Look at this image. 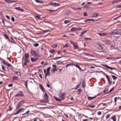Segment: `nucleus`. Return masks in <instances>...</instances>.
Here are the masks:
<instances>
[{"label": "nucleus", "mask_w": 121, "mask_h": 121, "mask_svg": "<svg viewBox=\"0 0 121 121\" xmlns=\"http://www.w3.org/2000/svg\"><path fill=\"white\" fill-rule=\"evenodd\" d=\"M25 103V101L23 100L20 101L18 104L16 108V109H19L23 104Z\"/></svg>", "instance_id": "f257e3e1"}, {"label": "nucleus", "mask_w": 121, "mask_h": 121, "mask_svg": "<svg viewBox=\"0 0 121 121\" xmlns=\"http://www.w3.org/2000/svg\"><path fill=\"white\" fill-rule=\"evenodd\" d=\"M8 67H10L11 68H12V65H11L10 64H9L8 63Z\"/></svg>", "instance_id": "69168bd1"}, {"label": "nucleus", "mask_w": 121, "mask_h": 121, "mask_svg": "<svg viewBox=\"0 0 121 121\" xmlns=\"http://www.w3.org/2000/svg\"><path fill=\"white\" fill-rule=\"evenodd\" d=\"M14 8L17 10H18L22 12H23L24 11V10L23 9L19 7H15Z\"/></svg>", "instance_id": "0eeeda50"}, {"label": "nucleus", "mask_w": 121, "mask_h": 121, "mask_svg": "<svg viewBox=\"0 0 121 121\" xmlns=\"http://www.w3.org/2000/svg\"><path fill=\"white\" fill-rule=\"evenodd\" d=\"M47 101V100L46 99H45V100H42L41 101V102H42L43 103H46L47 101Z\"/></svg>", "instance_id": "f704fd0d"}, {"label": "nucleus", "mask_w": 121, "mask_h": 121, "mask_svg": "<svg viewBox=\"0 0 121 121\" xmlns=\"http://www.w3.org/2000/svg\"><path fill=\"white\" fill-rule=\"evenodd\" d=\"M82 29V28L80 27H73L71 28L70 30L72 32H74Z\"/></svg>", "instance_id": "f03ea898"}, {"label": "nucleus", "mask_w": 121, "mask_h": 121, "mask_svg": "<svg viewBox=\"0 0 121 121\" xmlns=\"http://www.w3.org/2000/svg\"><path fill=\"white\" fill-rule=\"evenodd\" d=\"M70 21H68L67 20H65L64 22V23L65 24H67L69 22H70Z\"/></svg>", "instance_id": "de8ad7c7"}, {"label": "nucleus", "mask_w": 121, "mask_h": 121, "mask_svg": "<svg viewBox=\"0 0 121 121\" xmlns=\"http://www.w3.org/2000/svg\"><path fill=\"white\" fill-rule=\"evenodd\" d=\"M50 4L51 6L54 7L58 6L60 5V4L56 3H51Z\"/></svg>", "instance_id": "20e7f679"}, {"label": "nucleus", "mask_w": 121, "mask_h": 121, "mask_svg": "<svg viewBox=\"0 0 121 121\" xmlns=\"http://www.w3.org/2000/svg\"><path fill=\"white\" fill-rule=\"evenodd\" d=\"M23 109V108H22L18 110L15 113H14V115H16L18 114L19 113H20Z\"/></svg>", "instance_id": "6e6552de"}, {"label": "nucleus", "mask_w": 121, "mask_h": 121, "mask_svg": "<svg viewBox=\"0 0 121 121\" xmlns=\"http://www.w3.org/2000/svg\"><path fill=\"white\" fill-rule=\"evenodd\" d=\"M55 51V50L53 49H52L50 50V52L52 53H53Z\"/></svg>", "instance_id": "864d4df0"}, {"label": "nucleus", "mask_w": 121, "mask_h": 121, "mask_svg": "<svg viewBox=\"0 0 121 121\" xmlns=\"http://www.w3.org/2000/svg\"><path fill=\"white\" fill-rule=\"evenodd\" d=\"M83 54L86 56H93L92 54L84 52L83 53Z\"/></svg>", "instance_id": "2eb2a0df"}, {"label": "nucleus", "mask_w": 121, "mask_h": 121, "mask_svg": "<svg viewBox=\"0 0 121 121\" xmlns=\"http://www.w3.org/2000/svg\"><path fill=\"white\" fill-rule=\"evenodd\" d=\"M84 39L86 41L90 40H91V39L89 38H84Z\"/></svg>", "instance_id": "e433bc0d"}, {"label": "nucleus", "mask_w": 121, "mask_h": 121, "mask_svg": "<svg viewBox=\"0 0 121 121\" xmlns=\"http://www.w3.org/2000/svg\"><path fill=\"white\" fill-rule=\"evenodd\" d=\"M93 17H97L98 16V14L96 13H93Z\"/></svg>", "instance_id": "b1692460"}, {"label": "nucleus", "mask_w": 121, "mask_h": 121, "mask_svg": "<svg viewBox=\"0 0 121 121\" xmlns=\"http://www.w3.org/2000/svg\"><path fill=\"white\" fill-rule=\"evenodd\" d=\"M110 34L112 35H114L115 34H116L115 32H113L110 33Z\"/></svg>", "instance_id": "49530a36"}, {"label": "nucleus", "mask_w": 121, "mask_h": 121, "mask_svg": "<svg viewBox=\"0 0 121 121\" xmlns=\"http://www.w3.org/2000/svg\"><path fill=\"white\" fill-rule=\"evenodd\" d=\"M70 43L72 44L73 46L74 45V44H75V43H76V42H73V41H72L71 40H70Z\"/></svg>", "instance_id": "2f4dec72"}, {"label": "nucleus", "mask_w": 121, "mask_h": 121, "mask_svg": "<svg viewBox=\"0 0 121 121\" xmlns=\"http://www.w3.org/2000/svg\"><path fill=\"white\" fill-rule=\"evenodd\" d=\"M106 59H111L112 60L113 59H114L115 58L112 57H108L106 58Z\"/></svg>", "instance_id": "cd10ccee"}, {"label": "nucleus", "mask_w": 121, "mask_h": 121, "mask_svg": "<svg viewBox=\"0 0 121 121\" xmlns=\"http://www.w3.org/2000/svg\"><path fill=\"white\" fill-rule=\"evenodd\" d=\"M54 99L56 100L58 102H60L61 100L59 99L58 98H57L56 97H54Z\"/></svg>", "instance_id": "4be33fe9"}, {"label": "nucleus", "mask_w": 121, "mask_h": 121, "mask_svg": "<svg viewBox=\"0 0 121 121\" xmlns=\"http://www.w3.org/2000/svg\"><path fill=\"white\" fill-rule=\"evenodd\" d=\"M22 81H23L25 82V85L26 86V88L27 87V82H28V81H25L24 80H22Z\"/></svg>", "instance_id": "c9c22d12"}, {"label": "nucleus", "mask_w": 121, "mask_h": 121, "mask_svg": "<svg viewBox=\"0 0 121 121\" xmlns=\"http://www.w3.org/2000/svg\"><path fill=\"white\" fill-rule=\"evenodd\" d=\"M90 21H91L90 19H86L85 20L84 22L85 23H86V22H88Z\"/></svg>", "instance_id": "473e14b6"}, {"label": "nucleus", "mask_w": 121, "mask_h": 121, "mask_svg": "<svg viewBox=\"0 0 121 121\" xmlns=\"http://www.w3.org/2000/svg\"><path fill=\"white\" fill-rule=\"evenodd\" d=\"M72 64H73V65H74V64H72V63H70V64H68L66 66V67H68V66L71 65H72Z\"/></svg>", "instance_id": "13d9d810"}, {"label": "nucleus", "mask_w": 121, "mask_h": 121, "mask_svg": "<svg viewBox=\"0 0 121 121\" xmlns=\"http://www.w3.org/2000/svg\"><path fill=\"white\" fill-rule=\"evenodd\" d=\"M36 17L37 18L41 20V19L40 18V16H36Z\"/></svg>", "instance_id": "6e6d98bb"}, {"label": "nucleus", "mask_w": 121, "mask_h": 121, "mask_svg": "<svg viewBox=\"0 0 121 121\" xmlns=\"http://www.w3.org/2000/svg\"><path fill=\"white\" fill-rule=\"evenodd\" d=\"M50 75V72H47L45 75V78H46L47 76H49Z\"/></svg>", "instance_id": "a878e982"}, {"label": "nucleus", "mask_w": 121, "mask_h": 121, "mask_svg": "<svg viewBox=\"0 0 121 121\" xmlns=\"http://www.w3.org/2000/svg\"><path fill=\"white\" fill-rule=\"evenodd\" d=\"M11 20L13 22H14L15 21V19L13 17H12Z\"/></svg>", "instance_id": "0e129e2a"}, {"label": "nucleus", "mask_w": 121, "mask_h": 121, "mask_svg": "<svg viewBox=\"0 0 121 121\" xmlns=\"http://www.w3.org/2000/svg\"><path fill=\"white\" fill-rule=\"evenodd\" d=\"M38 58H31V60L32 62H34L36 60H38Z\"/></svg>", "instance_id": "dca6fc26"}, {"label": "nucleus", "mask_w": 121, "mask_h": 121, "mask_svg": "<svg viewBox=\"0 0 121 121\" xmlns=\"http://www.w3.org/2000/svg\"><path fill=\"white\" fill-rule=\"evenodd\" d=\"M62 57L61 56H60V57H55L53 59V60H57V59H59L60 58H61Z\"/></svg>", "instance_id": "79ce46f5"}, {"label": "nucleus", "mask_w": 121, "mask_h": 121, "mask_svg": "<svg viewBox=\"0 0 121 121\" xmlns=\"http://www.w3.org/2000/svg\"><path fill=\"white\" fill-rule=\"evenodd\" d=\"M82 9L80 8H75L74 10H81Z\"/></svg>", "instance_id": "ea45409f"}, {"label": "nucleus", "mask_w": 121, "mask_h": 121, "mask_svg": "<svg viewBox=\"0 0 121 121\" xmlns=\"http://www.w3.org/2000/svg\"><path fill=\"white\" fill-rule=\"evenodd\" d=\"M39 86L42 89V91H44V88H43V86L41 84H39Z\"/></svg>", "instance_id": "7c9ffc66"}, {"label": "nucleus", "mask_w": 121, "mask_h": 121, "mask_svg": "<svg viewBox=\"0 0 121 121\" xmlns=\"http://www.w3.org/2000/svg\"><path fill=\"white\" fill-rule=\"evenodd\" d=\"M24 60L26 62H29L30 60L28 59V58H25Z\"/></svg>", "instance_id": "a19ab883"}, {"label": "nucleus", "mask_w": 121, "mask_h": 121, "mask_svg": "<svg viewBox=\"0 0 121 121\" xmlns=\"http://www.w3.org/2000/svg\"><path fill=\"white\" fill-rule=\"evenodd\" d=\"M51 67H49L47 69V72H49L50 71V69H51Z\"/></svg>", "instance_id": "37998d69"}, {"label": "nucleus", "mask_w": 121, "mask_h": 121, "mask_svg": "<svg viewBox=\"0 0 121 121\" xmlns=\"http://www.w3.org/2000/svg\"><path fill=\"white\" fill-rule=\"evenodd\" d=\"M119 2V0H114L112 2V3H117Z\"/></svg>", "instance_id": "5701e85b"}, {"label": "nucleus", "mask_w": 121, "mask_h": 121, "mask_svg": "<svg viewBox=\"0 0 121 121\" xmlns=\"http://www.w3.org/2000/svg\"><path fill=\"white\" fill-rule=\"evenodd\" d=\"M30 54H31L32 56H35V51L32 50H31L30 52Z\"/></svg>", "instance_id": "a211bd4d"}, {"label": "nucleus", "mask_w": 121, "mask_h": 121, "mask_svg": "<svg viewBox=\"0 0 121 121\" xmlns=\"http://www.w3.org/2000/svg\"><path fill=\"white\" fill-rule=\"evenodd\" d=\"M39 32L37 33L38 34H43L44 32H42V31H39Z\"/></svg>", "instance_id": "4d7b16f0"}, {"label": "nucleus", "mask_w": 121, "mask_h": 121, "mask_svg": "<svg viewBox=\"0 0 121 121\" xmlns=\"http://www.w3.org/2000/svg\"><path fill=\"white\" fill-rule=\"evenodd\" d=\"M34 45L35 47H38L39 46V44L38 43H36L35 44H34Z\"/></svg>", "instance_id": "3c124183"}, {"label": "nucleus", "mask_w": 121, "mask_h": 121, "mask_svg": "<svg viewBox=\"0 0 121 121\" xmlns=\"http://www.w3.org/2000/svg\"><path fill=\"white\" fill-rule=\"evenodd\" d=\"M116 8H121V5H117V6L116 7Z\"/></svg>", "instance_id": "774afa93"}, {"label": "nucleus", "mask_w": 121, "mask_h": 121, "mask_svg": "<svg viewBox=\"0 0 121 121\" xmlns=\"http://www.w3.org/2000/svg\"><path fill=\"white\" fill-rule=\"evenodd\" d=\"M35 56H37L39 54V52L37 51H35Z\"/></svg>", "instance_id": "412c9836"}, {"label": "nucleus", "mask_w": 121, "mask_h": 121, "mask_svg": "<svg viewBox=\"0 0 121 121\" xmlns=\"http://www.w3.org/2000/svg\"><path fill=\"white\" fill-rule=\"evenodd\" d=\"M74 48L75 49H77L78 48V45L77 43H76L73 45Z\"/></svg>", "instance_id": "ddd939ff"}, {"label": "nucleus", "mask_w": 121, "mask_h": 121, "mask_svg": "<svg viewBox=\"0 0 121 121\" xmlns=\"http://www.w3.org/2000/svg\"><path fill=\"white\" fill-rule=\"evenodd\" d=\"M82 91V90L81 89H79L78 90L77 93L78 95H80L81 94V92Z\"/></svg>", "instance_id": "aec40b11"}, {"label": "nucleus", "mask_w": 121, "mask_h": 121, "mask_svg": "<svg viewBox=\"0 0 121 121\" xmlns=\"http://www.w3.org/2000/svg\"><path fill=\"white\" fill-rule=\"evenodd\" d=\"M111 76L112 77V78H113V79L114 80H115L117 78V77H116V76L114 75H111Z\"/></svg>", "instance_id": "bb28decb"}, {"label": "nucleus", "mask_w": 121, "mask_h": 121, "mask_svg": "<svg viewBox=\"0 0 121 121\" xmlns=\"http://www.w3.org/2000/svg\"><path fill=\"white\" fill-rule=\"evenodd\" d=\"M36 2L38 3H43V2L42 1H39L38 0H35Z\"/></svg>", "instance_id": "c03bdc74"}, {"label": "nucleus", "mask_w": 121, "mask_h": 121, "mask_svg": "<svg viewBox=\"0 0 121 121\" xmlns=\"http://www.w3.org/2000/svg\"><path fill=\"white\" fill-rule=\"evenodd\" d=\"M2 69L4 71L6 70V69L2 65Z\"/></svg>", "instance_id": "8fccbe9b"}, {"label": "nucleus", "mask_w": 121, "mask_h": 121, "mask_svg": "<svg viewBox=\"0 0 121 121\" xmlns=\"http://www.w3.org/2000/svg\"><path fill=\"white\" fill-rule=\"evenodd\" d=\"M24 96V95L23 94H18L15 95V97L21 96L22 97Z\"/></svg>", "instance_id": "6ab92c4d"}, {"label": "nucleus", "mask_w": 121, "mask_h": 121, "mask_svg": "<svg viewBox=\"0 0 121 121\" xmlns=\"http://www.w3.org/2000/svg\"><path fill=\"white\" fill-rule=\"evenodd\" d=\"M106 76L108 79L109 84L110 85V86L112 84V82H111V81L110 78L109 77H108L107 76V75H106Z\"/></svg>", "instance_id": "1a4fd4ad"}, {"label": "nucleus", "mask_w": 121, "mask_h": 121, "mask_svg": "<svg viewBox=\"0 0 121 121\" xmlns=\"http://www.w3.org/2000/svg\"><path fill=\"white\" fill-rule=\"evenodd\" d=\"M75 66L77 68H78L80 70H82L81 69V68L79 66L77 65H75Z\"/></svg>", "instance_id": "58836bf2"}, {"label": "nucleus", "mask_w": 121, "mask_h": 121, "mask_svg": "<svg viewBox=\"0 0 121 121\" xmlns=\"http://www.w3.org/2000/svg\"><path fill=\"white\" fill-rule=\"evenodd\" d=\"M99 46L100 47V48L102 50H103L104 49V48L102 47V46L100 44L99 45Z\"/></svg>", "instance_id": "09e8293b"}, {"label": "nucleus", "mask_w": 121, "mask_h": 121, "mask_svg": "<svg viewBox=\"0 0 121 121\" xmlns=\"http://www.w3.org/2000/svg\"><path fill=\"white\" fill-rule=\"evenodd\" d=\"M104 42L106 44H110V42L108 40H105L104 41Z\"/></svg>", "instance_id": "f3484780"}, {"label": "nucleus", "mask_w": 121, "mask_h": 121, "mask_svg": "<svg viewBox=\"0 0 121 121\" xmlns=\"http://www.w3.org/2000/svg\"><path fill=\"white\" fill-rule=\"evenodd\" d=\"M87 31V30H85V31H83L82 32H81V33H82V35H83Z\"/></svg>", "instance_id": "5fc2aeb1"}, {"label": "nucleus", "mask_w": 121, "mask_h": 121, "mask_svg": "<svg viewBox=\"0 0 121 121\" xmlns=\"http://www.w3.org/2000/svg\"><path fill=\"white\" fill-rule=\"evenodd\" d=\"M48 95H47V94L46 93H45L44 96V98L45 99H46L47 100V101H49V100L48 99Z\"/></svg>", "instance_id": "9d476101"}, {"label": "nucleus", "mask_w": 121, "mask_h": 121, "mask_svg": "<svg viewBox=\"0 0 121 121\" xmlns=\"http://www.w3.org/2000/svg\"><path fill=\"white\" fill-rule=\"evenodd\" d=\"M108 103H107V104L102 103L101 104H102L104 106H105V107H107L108 105Z\"/></svg>", "instance_id": "72a5a7b5"}, {"label": "nucleus", "mask_w": 121, "mask_h": 121, "mask_svg": "<svg viewBox=\"0 0 121 121\" xmlns=\"http://www.w3.org/2000/svg\"><path fill=\"white\" fill-rule=\"evenodd\" d=\"M108 89V88H105L104 91V93H105V92L107 91V90Z\"/></svg>", "instance_id": "338daca9"}, {"label": "nucleus", "mask_w": 121, "mask_h": 121, "mask_svg": "<svg viewBox=\"0 0 121 121\" xmlns=\"http://www.w3.org/2000/svg\"><path fill=\"white\" fill-rule=\"evenodd\" d=\"M114 87H113L110 90V91H109L108 92H107L106 93H105V94H106L107 93H110V92H111L114 89Z\"/></svg>", "instance_id": "4c0bfd02"}, {"label": "nucleus", "mask_w": 121, "mask_h": 121, "mask_svg": "<svg viewBox=\"0 0 121 121\" xmlns=\"http://www.w3.org/2000/svg\"><path fill=\"white\" fill-rule=\"evenodd\" d=\"M82 86L83 88H84L85 86V82L84 81L82 82Z\"/></svg>", "instance_id": "393cba45"}, {"label": "nucleus", "mask_w": 121, "mask_h": 121, "mask_svg": "<svg viewBox=\"0 0 121 121\" xmlns=\"http://www.w3.org/2000/svg\"><path fill=\"white\" fill-rule=\"evenodd\" d=\"M116 34L121 35V29H118L116 31Z\"/></svg>", "instance_id": "423d86ee"}, {"label": "nucleus", "mask_w": 121, "mask_h": 121, "mask_svg": "<svg viewBox=\"0 0 121 121\" xmlns=\"http://www.w3.org/2000/svg\"><path fill=\"white\" fill-rule=\"evenodd\" d=\"M18 77L16 76L14 77L13 78V80H18Z\"/></svg>", "instance_id": "c85d7f7f"}, {"label": "nucleus", "mask_w": 121, "mask_h": 121, "mask_svg": "<svg viewBox=\"0 0 121 121\" xmlns=\"http://www.w3.org/2000/svg\"><path fill=\"white\" fill-rule=\"evenodd\" d=\"M80 85V84L77 85V86L75 88V90H76L77 89L78 87H79Z\"/></svg>", "instance_id": "603ef678"}, {"label": "nucleus", "mask_w": 121, "mask_h": 121, "mask_svg": "<svg viewBox=\"0 0 121 121\" xmlns=\"http://www.w3.org/2000/svg\"><path fill=\"white\" fill-rule=\"evenodd\" d=\"M65 94L64 93H63L60 95V97L62 98V100H64L65 98L64 97V96L65 95Z\"/></svg>", "instance_id": "f8f14e48"}, {"label": "nucleus", "mask_w": 121, "mask_h": 121, "mask_svg": "<svg viewBox=\"0 0 121 121\" xmlns=\"http://www.w3.org/2000/svg\"><path fill=\"white\" fill-rule=\"evenodd\" d=\"M4 36L6 39H8V36L6 34H5L4 35Z\"/></svg>", "instance_id": "680f3d73"}, {"label": "nucleus", "mask_w": 121, "mask_h": 121, "mask_svg": "<svg viewBox=\"0 0 121 121\" xmlns=\"http://www.w3.org/2000/svg\"><path fill=\"white\" fill-rule=\"evenodd\" d=\"M95 107V105H91L90 106V107L91 108H94Z\"/></svg>", "instance_id": "e2e57ef3"}, {"label": "nucleus", "mask_w": 121, "mask_h": 121, "mask_svg": "<svg viewBox=\"0 0 121 121\" xmlns=\"http://www.w3.org/2000/svg\"><path fill=\"white\" fill-rule=\"evenodd\" d=\"M101 114V112L100 111H99L98 112L97 114L98 115H100Z\"/></svg>", "instance_id": "bf43d9fd"}, {"label": "nucleus", "mask_w": 121, "mask_h": 121, "mask_svg": "<svg viewBox=\"0 0 121 121\" xmlns=\"http://www.w3.org/2000/svg\"><path fill=\"white\" fill-rule=\"evenodd\" d=\"M98 34L101 36H105L106 35V33L104 32L102 33H98Z\"/></svg>", "instance_id": "9b49d317"}, {"label": "nucleus", "mask_w": 121, "mask_h": 121, "mask_svg": "<svg viewBox=\"0 0 121 121\" xmlns=\"http://www.w3.org/2000/svg\"><path fill=\"white\" fill-rule=\"evenodd\" d=\"M100 93H99L97 94V96H95L93 97H88V99L89 100H91L97 97V96L100 95Z\"/></svg>", "instance_id": "39448f33"}, {"label": "nucleus", "mask_w": 121, "mask_h": 121, "mask_svg": "<svg viewBox=\"0 0 121 121\" xmlns=\"http://www.w3.org/2000/svg\"><path fill=\"white\" fill-rule=\"evenodd\" d=\"M64 115L67 118H68V114L66 113H64Z\"/></svg>", "instance_id": "052dcab7"}, {"label": "nucleus", "mask_w": 121, "mask_h": 121, "mask_svg": "<svg viewBox=\"0 0 121 121\" xmlns=\"http://www.w3.org/2000/svg\"><path fill=\"white\" fill-rule=\"evenodd\" d=\"M29 54L28 53H26L25 55V58H29Z\"/></svg>", "instance_id": "4468645a"}, {"label": "nucleus", "mask_w": 121, "mask_h": 121, "mask_svg": "<svg viewBox=\"0 0 121 121\" xmlns=\"http://www.w3.org/2000/svg\"><path fill=\"white\" fill-rule=\"evenodd\" d=\"M83 15L84 16H87V14L86 12H84L83 13Z\"/></svg>", "instance_id": "a18cd8bd"}, {"label": "nucleus", "mask_w": 121, "mask_h": 121, "mask_svg": "<svg viewBox=\"0 0 121 121\" xmlns=\"http://www.w3.org/2000/svg\"><path fill=\"white\" fill-rule=\"evenodd\" d=\"M102 65L103 66L105 67L108 69H111V70H112L113 69L114 70H116V68H113V67H109L106 64H102Z\"/></svg>", "instance_id": "7ed1b4c3"}, {"label": "nucleus", "mask_w": 121, "mask_h": 121, "mask_svg": "<svg viewBox=\"0 0 121 121\" xmlns=\"http://www.w3.org/2000/svg\"><path fill=\"white\" fill-rule=\"evenodd\" d=\"M17 1L13 0H8V3H12L13 2H16Z\"/></svg>", "instance_id": "c756f323"}]
</instances>
